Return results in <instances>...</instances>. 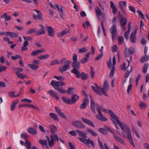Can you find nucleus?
Returning a JSON list of instances; mask_svg holds the SVG:
<instances>
[{
    "instance_id": "f257e3e1",
    "label": "nucleus",
    "mask_w": 149,
    "mask_h": 149,
    "mask_svg": "<svg viewBox=\"0 0 149 149\" xmlns=\"http://www.w3.org/2000/svg\"><path fill=\"white\" fill-rule=\"evenodd\" d=\"M51 85L53 86L54 88L56 90L58 91L61 93L64 94L67 93L68 94H72L73 92H71L74 90V88L70 87L68 88V91L64 90L62 88V86L65 85V83L63 81H55L52 80L51 82Z\"/></svg>"
},
{
    "instance_id": "f03ea898",
    "label": "nucleus",
    "mask_w": 149,
    "mask_h": 149,
    "mask_svg": "<svg viewBox=\"0 0 149 149\" xmlns=\"http://www.w3.org/2000/svg\"><path fill=\"white\" fill-rule=\"evenodd\" d=\"M91 98V108L93 111L95 113H96V111L95 110V106L96 107V110L98 114H97L96 115V118L99 120L102 121H106L107 120V118L104 117L102 114L101 111V108L100 105L97 104H95V101L92 98L91 95L90 96Z\"/></svg>"
},
{
    "instance_id": "7ed1b4c3",
    "label": "nucleus",
    "mask_w": 149,
    "mask_h": 149,
    "mask_svg": "<svg viewBox=\"0 0 149 149\" xmlns=\"http://www.w3.org/2000/svg\"><path fill=\"white\" fill-rule=\"evenodd\" d=\"M76 132L77 133L79 136L83 137H78V139L81 142L86 144L89 148H90L91 147L90 144H91L93 148L95 147V145L94 142L90 138H88V139H86L87 138V136L85 133H84L81 131L79 130H76Z\"/></svg>"
},
{
    "instance_id": "20e7f679",
    "label": "nucleus",
    "mask_w": 149,
    "mask_h": 149,
    "mask_svg": "<svg viewBox=\"0 0 149 149\" xmlns=\"http://www.w3.org/2000/svg\"><path fill=\"white\" fill-rule=\"evenodd\" d=\"M118 125L120 127L121 129L123 132L126 133L127 138L131 145L134 147V145L133 143L131 135V132L130 129L127 125L125 123H122L121 122L118 123Z\"/></svg>"
},
{
    "instance_id": "39448f33",
    "label": "nucleus",
    "mask_w": 149,
    "mask_h": 149,
    "mask_svg": "<svg viewBox=\"0 0 149 149\" xmlns=\"http://www.w3.org/2000/svg\"><path fill=\"white\" fill-rule=\"evenodd\" d=\"M72 67L73 68L71 70V72L75 74L77 78H79L80 72L78 69L80 68V63L78 61L73 62L72 63Z\"/></svg>"
},
{
    "instance_id": "423d86ee",
    "label": "nucleus",
    "mask_w": 149,
    "mask_h": 149,
    "mask_svg": "<svg viewBox=\"0 0 149 149\" xmlns=\"http://www.w3.org/2000/svg\"><path fill=\"white\" fill-rule=\"evenodd\" d=\"M117 21V18L116 17H114L112 20L113 24L112 25L110 30V32L112 34V39L113 40H115L116 36L117 31L116 26L115 23Z\"/></svg>"
},
{
    "instance_id": "0eeeda50",
    "label": "nucleus",
    "mask_w": 149,
    "mask_h": 149,
    "mask_svg": "<svg viewBox=\"0 0 149 149\" xmlns=\"http://www.w3.org/2000/svg\"><path fill=\"white\" fill-rule=\"evenodd\" d=\"M104 127L107 130L109 131L111 134H113V136L116 141L120 142L123 145H125V143L124 141L120 137L116 135L115 134L114 131L112 130L107 125H104Z\"/></svg>"
},
{
    "instance_id": "6e6552de",
    "label": "nucleus",
    "mask_w": 149,
    "mask_h": 149,
    "mask_svg": "<svg viewBox=\"0 0 149 149\" xmlns=\"http://www.w3.org/2000/svg\"><path fill=\"white\" fill-rule=\"evenodd\" d=\"M70 61L69 60L65 61L64 62V65L59 68V71L62 73L63 72L65 71L68 69L70 68Z\"/></svg>"
},
{
    "instance_id": "1a4fd4ad",
    "label": "nucleus",
    "mask_w": 149,
    "mask_h": 149,
    "mask_svg": "<svg viewBox=\"0 0 149 149\" xmlns=\"http://www.w3.org/2000/svg\"><path fill=\"white\" fill-rule=\"evenodd\" d=\"M72 125L76 128L84 129L86 127L85 125L80 121H76L72 123Z\"/></svg>"
},
{
    "instance_id": "9d476101",
    "label": "nucleus",
    "mask_w": 149,
    "mask_h": 149,
    "mask_svg": "<svg viewBox=\"0 0 149 149\" xmlns=\"http://www.w3.org/2000/svg\"><path fill=\"white\" fill-rule=\"evenodd\" d=\"M109 113L112 118L111 120L114 124H116V122L115 121H116L118 123H118H119V122H121L119 120L118 117L112 111L109 110Z\"/></svg>"
},
{
    "instance_id": "9b49d317",
    "label": "nucleus",
    "mask_w": 149,
    "mask_h": 149,
    "mask_svg": "<svg viewBox=\"0 0 149 149\" xmlns=\"http://www.w3.org/2000/svg\"><path fill=\"white\" fill-rule=\"evenodd\" d=\"M46 28L48 36L52 37H54L55 35V31L54 29L52 26H46Z\"/></svg>"
},
{
    "instance_id": "f8f14e48",
    "label": "nucleus",
    "mask_w": 149,
    "mask_h": 149,
    "mask_svg": "<svg viewBox=\"0 0 149 149\" xmlns=\"http://www.w3.org/2000/svg\"><path fill=\"white\" fill-rule=\"evenodd\" d=\"M118 4L119 7L122 12L124 15H125L126 13L124 7H125L126 6L127 2L126 1H120L118 2Z\"/></svg>"
},
{
    "instance_id": "ddd939ff",
    "label": "nucleus",
    "mask_w": 149,
    "mask_h": 149,
    "mask_svg": "<svg viewBox=\"0 0 149 149\" xmlns=\"http://www.w3.org/2000/svg\"><path fill=\"white\" fill-rule=\"evenodd\" d=\"M33 11L36 12L38 14L37 15H33V17L34 19L38 20L42 19V14L40 11L36 9H34Z\"/></svg>"
},
{
    "instance_id": "4468645a",
    "label": "nucleus",
    "mask_w": 149,
    "mask_h": 149,
    "mask_svg": "<svg viewBox=\"0 0 149 149\" xmlns=\"http://www.w3.org/2000/svg\"><path fill=\"white\" fill-rule=\"evenodd\" d=\"M134 49L132 47H130L129 49L125 48V54L126 57H129L131 54H133L134 52Z\"/></svg>"
},
{
    "instance_id": "2eb2a0df",
    "label": "nucleus",
    "mask_w": 149,
    "mask_h": 149,
    "mask_svg": "<svg viewBox=\"0 0 149 149\" xmlns=\"http://www.w3.org/2000/svg\"><path fill=\"white\" fill-rule=\"evenodd\" d=\"M55 109L56 111L59 116L65 119H67V117L65 116L63 113L61 111V109L57 107H55Z\"/></svg>"
},
{
    "instance_id": "dca6fc26",
    "label": "nucleus",
    "mask_w": 149,
    "mask_h": 149,
    "mask_svg": "<svg viewBox=\"0 0 149 149\" xmlns=\"http://www.w3.org/2000/svg\"><path fill=\"white\" fill-rule=\"evenodd\" d=\"M26 142H25L24 146L26 147L27 149H38L37 147L36 146H33L31 149V144L27 139H25Z\"/></svg>"
},
{
    "instance_id": "f3484780",
    "label": "nucleus",
    "mask_w": 149,
    "mask_h": 149,
    "mask_svg": "<svg viewBox=\"0 0 149 149\" xmlns=\"http://www.w3.org/2000/svg\"><path fill=\"white\" fill-rule=\"evenodd\" d=\"M79 96L76 94H73L70 99L71 104H74L76 103L79 99Z\"/></svg>"
},
{
    "instance_id": "a211bd4d",
    "label": "nucleus",
    "mask_w": 149,
    "mask_h": 149,
    "mask_svg": "<svg viewBox=\"0 0 149 149\" xmlns=\"http://www.w3.org/2000/svg\"><path fill=\"white\" fill-rule=\"evenodd\" d=\"M84 102L79 106V108L81 109H83L86 108L87 104L89 102V100L88 98H86L83 100Z\"/></svg>"
},
{
    "instance_id": "6ab92c4d",
    "label": "nucleus",
    "mask_w": 149,
    "mask_h": 149,
    "mask_svg": "<svg viewBox=\"0 0 149 149\" xmlns=\"http://www.w3.org/2000/svg\"><path fill=\"white\" fill-rule=\"evenodd\" d=\"M40 26L41 27L40 29H38L36 33V35L39 36L40 34H44L45 33V28L43 26L42 24H40Z\"/></svg>"
},
{
    "instance_id": "aec40b11",
    "label": "nucleus",
    "mask_w": 149,
    "mask_h": 149,
    "mask_svg": "<svg viewBox=\"0 0 149 149\" xmlns=\"http://www.w3.org/2000/svg\"><path fill=\"white\" fill-rule=\"evenodd\" d=\"M81 119L84 123L87 124L93 127H95V126L93 123L90 120L85 118L83 117L81 118Z\"/></svg>"
},
{
    "instance_id": "412c9836",
    "label": "nucleus",
    "mask_w": 149,
    "mask_h": 149,
    "mask_svg": "<svg viewBox=\"0 0 149 149\" xmlns=\"http://www.w3.org/2000/svg\"><path fill=\"white\" fill-rule=\"evenodd\" d=\"M94 85H95L96 88H97V89H98L99 90V91H100L101 93H102L103 95L107 97L108 96L107 94L106 93L105 91L104 90V89L102 87L100 86H98L97 84L95 83L94 84Z\"/></svg>"
},
{
    "instance_id": "4be33fe9",
    "label": "nucleus",
    "mask_w": 149,
    "mask_h": 149,
    "mask_svg": "<svg viewBox=\"0 0 149 149\" xmlns=\"http://www.w3.org/2000/svg\"><path fill=\"white\" fill-rule=\"evenodd\" d=\"M51 140H50L49 137L48 136H46V138L48 142V144L49 146L51 147L53 146L55 142L54 139L52 138V136H50Z\"/></svg>"
},
{
    "instance_id": "5701e85b",
    "label": "nucleus",
    "mask_w": 149,
    "mask_h": 149,
    "mask_svg": "<svg viewBox=\"0 0 149 149\" xmlns=\"http://www.w3.org/2000/svg\"><path fill=\"white\" fill-rule=\"evenodd\" d=\"M91 54V53L89 52L86 54H85V57L80 61V63L82 64H84L86 63L88 60L89 55Z\"/></svg>"
},
{
    "instance_id": "b1692460",
    "label": "nucleus",
    "mask_w": 149,
    "mask_h": 149,
    "mask_svg": "<svg viewBox=\"0 0 149 149\" xmlns=\"http://www.w3.org/2000/svg\"><path fill=\"white\" fill-rule=\"evenodd\" d=\"M110 7L112 10V12L113 14H116L117 12V10L112 1H110Z\"/></svg>"
},
{
    "instance_id": "393cba45",
    "label": "nucleus",
    "mask_w": 149,
    "mask_h": 149,
    "mask_svg": "<svg viewBox=\"0 0 149 149\" xmlns=\"http://www.w3.org/2000/svg\"><path fill=\"white\" fill-rule=\"evenodd\" d=\"M48 93L52 97L54 98H55L56 100H58L59 99V97L56 95L55 93V91L53 90L49 91L48 92Z\"/></svg>"
},
{
    "instance_id": "a878e982",
    "label": "nucleus",
    "mask_w": 149,
    "mask_h": 149,
    "mask_svg": "<svg viewBox=\"0 0 149 149\" xmlns=\"http://www.w3.org/2000/svg\"><path fill=\"white\" fill-rule=\"evenodd\" d=\"M127 22V18L125 17H122L120 20V25H126Z\"/></svg>"
},
{
    "instance_id": "bb28decb",
    "label": "nucleus",
    "mask_w": 149,
    "mask_h": 149,
    "mask_svg": "<svg viewBox=\"0 0 149 149\" xmlns=\"http://www.w3.org/2000/svg\"><path fill=\"white\" fill-rule=\"evenodd\" d=\"M7 13H5L1 16L2 18H5V20L6 21L10 20L11 19V17L9 16H7Z\"/></svg>"
},
{
    "instance_id": "cd10ccee",
    "label": "nucleus",
    "mask_w": 149,
    "mask_h": 149,
    "mask_svg": "<svg viewBox=\"0 0 149 149\" xmlns=\"http://www.w3.org/2000/svg\"><path fill=\"white\" fill-rule=\"evenodd\" d=\"M49 115L50 117L54 120L57 121L59 120V119L56 114L53 113H49Z\"/></svg>"
},
{
    "instance_id": "c85d7f7f",
    "label": "nucleus",
    "mask_w": 149,
    "mask_h": 149,
    "mask_svg": "<svg viewBox=\"0 0 149 149\" xmlns=\"http://www.w3.org/2000/svg\"><path fill=\"white\" fill-rule=\"evenodd\" d=\"M95 12L97 16L99 17L102 15V11L97 6H96L95 8Z\"/></svg>"
},
{
    "instance_id": "c756f323",
    "label": "nucleus",
    "mask_w": 149,
    "mask_h": 149,
    "mask_svg": "<svg viewBox=\"0 0 149 149\" xmlns=\"http://www.w3.org/2000/svg\"><path fill=\"white\" fill-rule=\"evenodd\" d=\"M29 45V42L27 41H25L23 43V46L22 47L21 51L26 50L28 49L27 46Z\"/></svg>"
},
{
    "instance_id": "7c9ffc66",
    "label": "nucleus",
    "mask_w": 149,
    "mask_h": 149,
    "mask_svg": "<svg viewBox=\"0 0 149 149\" xmlns=\"http://www.w3.org/2000/svg\"><path fill=\"white\" fill-rule=\"evenodd\" d=\"M50 131L51 132L52 134L55 133L57 131V129L56 126L54 125H51L50 126Z\"/></svg>"
},
{
    "instance_id": "2f4dec72",
    "label": "nucleus",
    "mask_w": 149,
    "mask_h": 149,
    "mask_svg": "<svg viewBox=\"0 0 149 149\" xmlns=\"http://www.w3.org/2000/svg\"><path fill=\"white\" fill-rule=\"evenodd\" d=\"M18 100H16L14 101H13L12 102V103L11 105L10 109L11 111H13L15 107V105L17 103Z\"/></svg>"
},
{
    "instance_id": "473e14b6",
    "label": "nucleus",
    "mask_w": 149,
    "mask_h": 149,
    "mask_svg": "<svg viewBox=\"0 0 149 149\" xmlns=\"http://www.w3.org/2000/svg\"><path fill=\"white\" fill-rule=\"evenodd\" d=\"M62 100L65 103L69 104H71V102L70 99L68 97H62Z\"/></svg>"
},
{
    "instance_id": "72a5a7b5",
    "label": "nucleus",
    "mask_w": 149,
    "mask_h": 149,
    "mask_svg": "<svg viewBox=\"0 0 149 149\" xmlns=\"http://www.w3.org/2000/svg\"><path fill=\"white\" fill-rule=\"evenodd\" d=\"M28 132L31 134H36V132L35 129L33 127H29L28 129Z\"/></svg>"
},
{
    "instance_id": "f704fd0d",
    "label": "nucleus",
    "mask_w": 149,
    "mask_h": 149,
    "mask_svg": "<svg viewBox=\"0 0 149 149\" xmlns=\"http://www.w3.org/2000/svg\"><path fill=\"white\" fill-rule=\"evenodd\" d=\"M81 77V78L83 80H86L88 77V75L85 73L82 72L81 74L80 73V77Z\"/></svg>"
},
{
    "instance_id": "c9c22d12",
    "label": "nucleus",
    "mask_w": 149,
    "mask_h": 149,
    "mask_svg": "<svg viewBox=\"0 0 149 149\" xmlns=\"http://www.w3.org/2000/svg\"><path fill=\"white\" fill-rule=\"evenodd\" d=\"M87 130L88 132L91 135L94 136H97V134L94 132L93 130L90 128H88L87 129Z\"/></svg>"
},
{
    "instance_id": "e433bc0d",
    "label": "nucleus",
    "mask_w": 149,
    "mask_h": 149,
    "mask_svg": "<svg viewBox=\"0 0 149 149\" xmlns=\"http://www.w3.org/2000/svg\"><path fill=\"white\" fill-rule=\"evenodd\" d=\"M98 130L101 134L104 135H107L108 134V132L107 130L104 128H100L98 129Z\"/></svg>"
},
{
    "instance_id": "4c0bfd02",
    "label": "nucleus",
    "mask_w": 149,
    "mask_h": 149,
    "mask_svg": "<svg viewBox=\"0 0 149 149\" xmlns=\"http://www.w3.org/2000/svg\"><path fill=\"white\" fill-rule=\"evenodd\" d=\"M28 66L29 67L33 70H36L38 68V66L36 65H35L33 64H29Z\"/></svg>"
},
{
    "instance_id": "58836bf2",
    "label": "nucleus",
    "mask_w": 149,
    "mask_h": 149,
    "mask_svg": "<svg viewBox=\"0 0 149 149\" xmlns=\"http://www.w3.org/2000/svg\"><path fill=\"white\" fill-rule=\"evenodd\" d=\"M142 57L140 59V62L141 63H144L148 61L149 59V56H146Z\"/></svg>"
},
{
    "instance_id": "ea45409f",
    "label": "nucleus",
    "mask_w": 149,
    "mask_h": 149,
    "mask_svg": "<svg viewBox=\"0 0 149 149\" xmlns=\"http://www.w3.org/2000/svg\"><path fill=\"white\" fill-rule=\"evenodd\" d=\"M103 88L104 91H107L109 89V87L108 85V82L107 81H104Z\"/></svg>"
},
{
    "instance_id": "a19ab883",
    "label": "nucleus",
    "mask_w": 149,
    "mask_h": 149,
    "mask_svg": "<svg viewBox=\"0 0 149 149\" xmlns=\"http://www.w3.org/2000/svg\"><path fill=\"white\" fill-rule=\"evenodd\" d=\"M91 88L92 90L96 93L100 95H102L101 92L99 91L98 89H97V88H96L94 86H91Z\"/></svg>"
},
{
    "instance_id": "79ce46f5",
    "label": "nucleus",
    "mask_w": 149,
    "mask_h": 149,
    "mask_svg": "<svg viewBox=\"0 0 149 149\" xmlns=\"http://www.w3.org/2000/svg\"><path fill=\"white\" fill-rule=\"evenodd\" d=\"M133 34H131L130 36V39L131 42L132 43H134L136 41L135 36L133 35Z\"/></svg>"
},
{
    "instance_id": "37998d69",
    "label": "nucleus",
    "mask_w": 149,
    "mask_h": 149,
    "mask_svg": "<svg viewBox=\"0 0 149 149\" xmlns=\"http://www.w3.org/2000/svg\"><path fill=\"white\" fill-rule=\"evenodd\" d=\"M133 70V68L132 67V66H131V69L130 71L129 70H127V71L125 73V77L127 78L128 77V76L130 75V74L131 72Z\"/></svg>"
},
{
    "instance_id": "c03bdc74",
    "label": "nucleus",
    "mask_w": 149,
    "mask_h": 149,
    "mask_svg": "<svg viewBox=\"0 0 149 149\" xmlns=\"http://www.w3.org/2000/svg\"><path fill=\"white\" fill-rule=\"evenodd\" d=\"M139 106L142 109H145L147 107L146 104L143 101H140L139 104Z\"/></svg>"
},
{
    "instance_id": "a18cd8bd",
    "label": "nucleus",
    "mask_w": 149,
    "mask_h": 149,
    "mask_svg": "<svg viewBox=\"0 0 149 149\" xmlns=\"http://www.w3.org/2000/svg\"><path fill=\"white\" fill-rule=\"evenodd\" d=\"M39 142L40 144L44 146L47 145V142L46 140L40 139L39 140Z\"/></svg>"
},
{
    "instance_id": "49530a36",
    "label": "nucleus",
    "mask_w": 149,
    "mask_h": 149,
    "mask_svg": "<svg viewBox=\"0 0 149 149\" xmlns=\"http://www.w3.org/2000/svg\"><path fill=\"white\" fill-rule=\"evenodd\" d=\"M49 55L48 54H46L45 55H40L38 57V58L42 59H45L49 58Z\"/></svg>"
},
{
    "instance_id": "de8ad7c7",
    "label": "nucleus",
    "mask_w": 149,
    "mask_h": 149,
    "mask_svg": "<svg viewBox=\"0 0 149 149\" xmlns=\"http://www.w3.org/2000/svg\"><path fill=\"white\" fill-rule=\"evenodd\" d=\"M148 67V63H145L144 65L143 70V72L145 74L146 72Z\"/></svg>"
},
{
    "instance_id": "09e8293b",
    "label": "nucleus",
    "mask_w": 149,
    "mask_h": 149,
    "mask_svg": "<svg viewBox=\"0 0 149 149\" xmlns=\"http://www.w3.org/2000/svg\"><path fill=\"white\" fill-rule=\"evenodd\" d=\"M10 36L12 38H15L18 36V34L14 32H10Z\"/></svg>"
},
{
    "instance_id": "8fccbe9b",
    "label": "nucleus",
    "mask_w": 149,
    "mask_h": 149,
    "mask_svg": "<svg viewBox=\"0 0 149 149\" xmlns=\"http://www.w3.org/2000/svg\"><path fill=\"white\" fill-rule=\"evenodd\" d=\"M54 78L61 81H63L65 80V78L62 76H54Z\"/></svg>"
},
{
    "instance_id": "3c124183",
    "label": "nucleus",
    "mask_w": 149,
    "mask_h": 149,
    "mask_svg": "<svg viewBox=\"0 0 149 149\" xmlns=\"http://www.w3.org/2000/svg\"><path fill=\"white\" fill-rule=\"evenodd\" d=\"M36 30L35 29H29L28 31L26 32V33L27 34H31L33 33H36Z\"/></svg>"
},
{
    "instance_id": "603ef678",
    "label": "nucleus",
    "mask_w": 149,
    "mask_h": 149,
    "mask_svg": "<svg viewBox=\"0 0 149 149\" xmlns=\"http://www.w3.org/2000/svg\"><path fill=\"white\" fill-rule=\"evenodd\" d=\"M59 61L58 60H55L51 62L50 63V65L51 66L54 65L59 64Z\"/></svg>"
},
{
    "instance_id": "864d4df0",
    "label": "nucleus",
    "mask_w": 149,
    "mask_h": 149,
    "mask_svg": "<svg viewBox=\"0 0 149 149\" xmlns=\"http://www.w3.org/2000/svg\"><path fill=\"white\" fill-rule=\"evenodd\" d=\"M87 51V49L86 47H84L79 49V53H81L85 52Z\"/></svg>"
},
{
    "instance_id": "5fc2aeb1",
    "label": "nucleus",
    "mask_w": 149,
    "mask_h": 149,
    "mask_svg": "<svg viewBox=\"0 0 149 149\" xmlns=\"http://www.w3.org/2000/svg\"><path fill=\"white\" fill-rule=\"evenodd\" d=\"M115 71V67H113L112 68V69L110 72L109 76L111 77H112L114 74V72Z\"/></svg>"
},
{
    "instance_id": "6e6d98bb",
    "label": "nucleus",
    "mask_w": 149,
    "mask_h": 149,
    "mask_svg": "<svg viewBox=\"0 0 149 149\" xmlns=\"http://www.w3.org/2000/svg\"><path fill=\"white\" fill-rule=\"evenodd\" d=\"M95 74V72L92 67L91 68V78L93 79L94 78V76Z\"/></svg>"
},
{
    "instance_id": "4d7b16f0",
    "label": "nucleus",
    "mask_w": 149,
    "mask_h": 149,
    "mask_svg": "<svg viewBox=\"0 0 149 149\" xmlns=\"http://www.w3.org/2000/svg\"><path fill=\"white\" fill-rule=\"evenodd\" d=\"M17 75L18 78H19L22 79L26 78L27 77V76H26L20 73H17Z\"/></svg>"
},
{
    "instance_id": "13d9d810",
    "label": "nucleus",
    "mask_w": 149,
    "mask_h": 149,
    "mask_svg": "<svg viewBox=\"0 0 149 149\" xmlns=\"http://www.w3.org/2000/svg\"><path fill=\"white\" fill-rule=\"evenodd\" d=\"M11 58L13 60H16L18 58H22L21 56L19 55L18 54L16 55L15 56H12Z\"/></svg>"
},
{
    "instance_id": "bf43d9fd",
    "label": "nucleus",
    "mask_w": 149,
    "mask_h": 149,
    "mask_svg": "<svg viewBox=\"0 0 149 149\" xmlns=\"http://www.w3.org/2000/svg\"><path fill=\"white\" fill-rule=\"evenodd\" d=\"M118 43L119 45L121 43H123L124 42V38L123 36H119L118 37Z\"/></svg>"
},
{
    "instance_id": "052dcab7",
    "label": "nucleus",
    "mask_w": 149,
    "mask_h": 149,
    "mask_svg": "<svg viewBox=\"0 0 149 149\" xmlns=\"http://www.w3.org/2000/svg\"><path fill=\"white\" fill-rule=\"evenodd\" d=\"M9 94V96L10 97L12 98H13L16 97L15 96L16 95H15V92L14 91L12 92H9L8 93Z\"/></svg>"
},
{
    "instance_id": "680f3d73",
    "label": "nucleus",
    "mask_w": 149,
    "mask_h": 149,
    "mask_svg": "<svg viewBox=\"0 0 149 149\" xmlns=\"http://www.w3.org/2000/svg\"><path fill=\"white\" fill-rule=\"evenodd\" d=\"M107 66L109 69H111L112 66L111 58H110L107 63Z\"/></svg>"
},
{
    "instance_id": "e2e57ef3",
    "label": "nucleus",
    "mask_w": 149,
    "mask_h": 149,
    "mask_svg": "<svg viewBox=\"0 0 149 149\" xmlns=\"http://www.w3.org/2000/svg\"><path fill=\"white\" fill-rule=\"evenodd\" d=\"M15 73L17 74V73H20L19 72H22L23 71V69L21 68H17L15 69Z\"/></svg>"
},
{
    "instance_id": "0e129e2a",
    "label": "nucleus",
    "mask_w": 149,
    "mask_h": 149,
    "mask_svg": "<svg viewBox=\"0 0 149 149\" xmlns=\"http://www.w3.org/2000/svg\"><path fill=\"white\" fill-rule=\"evenodd\" d=\"M29 136L27 134L25 133H23L21 134V137L24 138L25 139L28 138Z\"/></svg>"
},
{
    "instance_id": "69168bd1",
    "label": "nucleus",
    "mask_w": 149,
    "mask_h": 149,
    "mask_svg": "<svg viewBox=\"0 0 149 149\" xmlns=\"http://www.w3.org/2000/svg\"><path fill=\"white\" fill-rule=\"evenodd\" d=\"M130 31H128V30L127 31H126L124 34V36L126 39L127 40H128L129 38V33L130 32Z\"/></svg>"
},
{
    "instance_id": "338daca9",
    "label": "nucleus",
    "mask_w": 149,
    "mask_h": 149,
    "mask_svg": "<svg viewBox=\"0 0 149 149\" xmlns=\"http://www.w3.org/2000/svg\"><path fill=\"white\" fill-rule=\"evenodd\" d=\"M98 141L100 148L101 149H105L102 143L100 140L99 138L98 139Z\"/></svg>"
},
{
    "instance_id": "774afa93",
    "label": "nucleus",
    "mask_w": 149,
    "mask_h": 149,
    "mask_svg": "<svg viewBox=\"0 0 149 149\" xmlns=\"http://www.w3.org/2000/svg\"><path fill=\"white\" fill-rule=\"evenodd\" d=\"M120 68L122 70H126L127 68L126 67V63H123L120 66Z\"/></svg>"
}]
</instances>
